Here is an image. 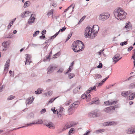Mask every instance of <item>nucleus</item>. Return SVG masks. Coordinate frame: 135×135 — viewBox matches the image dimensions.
<instances>
[{"instance_id": "1", "label": "nucleus", "mask_w": 135, "mask_h": 135, "mask_svg": "<svg viewBox=\"0 0 135 135\" xmlns=\"http://www.w3.org/2000/svg\"><path fill=\"white\" fill-rule=\"evenodd\" d=\"M84 47L83 43L79 40L74 41L71 46L73 51H82L84 50Z\"/></svg>"}, {"instance_id": "2", "label": "nucleus", "mask_w": 135, "mask_h": 135, "mask_svg": "<svg viewBox=\"0 0 135 135\" xmlns=\"http://www.w3.org/2000/svg\"><path fill=\"white\" fill-rule=\"evenodd\" d=\"M115 17L118 20H121L125 18L126 17L127 13L123 10L122 8H118L117 11L114 12Z\"/></svg>"}, {"instance_id": "3", "label": "nucleus", "mask_w": 135, "mask_h": 135, "mask_svg": "<svg viewBox=\"0 0 135 135\" xmlns=\"http://www.w3.org/2000/svg\"><path fill=\"white\" fill-rule=\"evenodd\" d=\"M93 33L92 28L90 26H88L85 28L84 35L86 37H89L91 39H93L95 37L93 35Z\"/></svg>"}, {"instance_id": "4", "label": "nucleus", "mask_w": 135, "mask_h": 135, "mask_svg": "<svg viewBox=\"0 0 135 135\" xmlns=\"http://www.w3.org/2000/svg\"><path fill=\"white\" fill-rule=\"evenodd\" d=\"M64 110V109L62 108H60L58 110H56L55 107L51 109V110L54 113H57L59 117H61L63 116V112Z\"/></svg>"}, {"instance_id": "5", "label": "nucleus", "mask_w": 135, "mask_h": 135, "mask_svg": "<svg viewBox=\"0 0 135 135\" xmlns=\"http://www.w3.org/2000/svg\"><path fill=\"white\" fill-rule=\"evenodd\" d=\"M82 99H85L87 102H89L91 99V95L88 92H86L83 94L81 97Z\"/></svg>"}, {"instance_id": "6", "label": "nucleus", "mask_w": 135, "mask_h": 135, "mask_svg": "<svg viewBox=\"0 0 135 135\" xmlns=\"http://www.w3.org/2000/svg\"><path fill=\"white\" fill-rule=\"evenodd\" d=\"M92 29L93 32H95L93 33V35L95 37L97 36V34L99 30V27L97 25H95L93 26Z\"/></svg>"}, {"instance_id": "7", "label": "nucleus", "mask_w": 135, "mask_h": 135, "mask_svg": "<svg viewBox=\"0 0 135 135\" xmlns=\"http://www.w3.org/2000/svg\"><path fill=\"white\" fill-rule=\"evenodd\" d=\"M121 58H120L119 54H117L113 58V61L114 64H115Z\"/></svg>"}, {"instance_id": "8", "label": "nucleus", "mask_w": 135, "mask_h": 135, "mask_svg": "<svg viewBox=\"0 0 135 135\" xmlns=\"http://www.w3.org/2000/svg\"><path fill=\"white\" fill-rule=\"evenodd\" d=\"M35 16L34 14H32L31 15L30 18L28 19V23L29 25H31V23H33L35 22V18L34 17Z\"/></svg>"}, {"instance_id": "9", "label": "nucleus", "mask_w": 135, "mask_h": 135, "mask_svg": "<svg viewBox=\"0 0 135 135\" xmlns=\"http://www.w3.org/2000/svg\"><path fill=\"white\" fill-rule=\"evenodd\" d=\"M26 61H25V65H30V63L31 62V61H30V59L31 58V57L30 55L28 54H26Z\"/></svg>"}, {"instance_id": "10", "label": "nucleus", "mask_w": 135, "mask_h": 135, "mask_svg": "<svg viewBox=\"0 0 135 135\" xmlns=\"http://www.w3.org/2000/svg\"><path fill=\"white\" fill-rule=\"evenodd\" d=\"M115 109V108L113 106H111L107 107L104 109V111L107 113H111L113 110Z\"/></svg>"}, {"instance_id": "11", "label": "nucleus", "mask_w": 135, "mask_h": 135, "mask_svg": "<svg viewBox=\"0 0 135 135\" xmlns=\"http://www.w3.org/2000/svg\"><path fill=\"white\" fill-rule=\"evenodd\" d=\"M132 93V92L130 90L127 91H124L122 92L121 93L122 95L124 97L128 96L130 94Z\"/></svg>"}, {"instance_id": "12", "label": "nucleus", "mask_w": 135, "mask_h": 135, "mask_svg": "<svg viewBox=\"0 0 135 135\" xmlns=\"http://www.w3.org/2000/svg\"><path fill=\"white\" fill-rule=\"evenodd\" d=\"M117 124V122H111L104 123H103L104 126H111L112 125H115Z\"/></svg>"}, {"instance_id": "13", "label": "nucleus", "mask_w": 135, "mask_h": 135, "mask_svg": "<svg viewBox=\"0 0 135 135\" xmlns=\"http://www.w3.org/2000/svg\"><path fill=\"white\" fill-rule=\"evenodd\" d=\"M109 17V16L108 15H105L100 14L99 16V20L104 21L108 18Z\"/></svg>"}, {"instance_id": "14", "label": "nucleus", "mask_w": 135, "mask_h": 135, "mask_svg": "<svg viewBox=\"0 0 135 135\" xmlns=\"http://www.w3.org/2000/svg\"><path fill=\"white\" fill-rule=\"evenodd\" d=\"M126 132L128 134H132L135 132V128H129L126 130Z\"/></svg>"}, {"instance_id": "15", "label": "nucleus", "mask_w": 135, "mask_h": 135, "mask_svg": "<svg viewBox=\"0 0 135 135\" xmlns=\"http://www.w3.org/2000/svg\"><path fill=\"white\" fill-rule=\"evenodd\" d=\"M116 102L112 101V100H109L108 101L105 102H104V104L105 105H111L113 104L116 103Z\"/></svg>"}, {"instance_id": "16", "label": "nucleus", "mask_w": 135, "mask_h": 135, "mask_svg": "<svg viewBox=\"0 0 135 135\" xmlns=\"http://www.w3.org/2000/svg\"><path fill=\"white\" fill-rule=\"evenodd\" d=\"M10 62L9 59H8L6 61V64L5 65L4 71L7 72L9 68V64Z\"/></svg>"}, {"instance_id": "17", "label": "nucleus", "mask_w": 135, "mask_h": 135, "mask_svg": "<svg viewBox=\"0 0 135 135\" xmlns=\"http://www.w3.org/2000/svg\"><path fill=\"white\" fill-rule=\"evenodd\" d=\"M79 104V101H77L73 103L70 105L71 107L73 109L74 108H75L78 107V105Z\"/></svg>"}, {"instance_id": "18", "label": "nucleus", "mask_w": 135, "mask_h": 135, "mask_svg": "<svg viewBox=\"0 0 135 135\" xmlns=\"http://www.w3.org/2000/svg\"><path fill=\"white\" fill-rule=\"evenodd\" d=\"M55 68L54 67L52 66H49L47 69V73L48 74H50L51 73Z\"/></svg>"}, {"instance_id": "19", "label": "nucleus", "mask_w": 135, "mask_h": 135, "mask_svg": "<svg viewBox=\"0 0 135 135\" xmlns=\"http://www.w3.org/2000/svg\"><path fill=\"white\" fill-rule=\"evenodd\" d=\"M43 123V121L41 119H39L37 122L35 123H31L27 124H26V126H30L31 125L33 124H42Z\"/></svg>"}, {"instance_id": "20", "label": "nucleus", "mask_w": 135, "mask_h": 135, "mask_svg": "<svg viewBox=\"0 0 135 135\" xmlns=\"http://www.w3.org/2000/svg\"><path fill=\"white\" fill-rule=\"evenodd\" d=\"M88 116L89 117H94L98 116V115L97 113L92 112H91L89 113Z\"/></svg>"}, {"instance_id": "21", "label": "nucleus", "mask_w": 135, "mask_h": 135, "mask_svg": "<svg viewBox=\"0 0 135 135\" xmlns=\"http://www.w3.org/2000/svg\"><path fill=\"white\" fill-rule=\"evenodd\" d=\"M52 53L51 51L50 52L49 55L45 57L43 61L46 62L47 61H50V57L51 56Z\"/></svg>"}, {"instance_id": "22", "label": "nucleus", "mask_w": 135, "mask_h": 135, "mask_svg": "<svg viewBox=\"0 0 135 135\" xmlns=\"http://www.w3.org/2000/svg\"><path fill=\"white\" fill-rule=\"evenodd\" d=\"M34 98L33 97L28 98L26 100V104H30L32 103L34 99Z\"/></svg>"}, {"instance_id": "23", "label": "nucleus", "mask_w": 135, "mask_h": 135, "mask_svg": "<svg viewBox=\"0 0 135 135\" xmlns=\"http://www.w3.org/2000/svg\"><path fill=\"white\" fill-rule=\"evenodd\" d=\"M46 125L50 129H53L54 128V124L52 122H49L46 124Z\"/></svg>"}, {"instance_id": "24", "label": "nucleus", "mask_w": 135, "mask_h": 135, "mask_svg": "<svg viewBox=\"0 0 135 135\" xmlns=\"http://www.w3.org/2000/svg\"><path fill=\"white\" fill-rule=\"evenodd\" d=\"M66 27L65 26H64L62 27L60 29V30L57 32H56L55 34V36H56L58 35L60 32V31L61 32H64L66 29Z\"/></svg>"}, {"instance_id": "25", "label": "nucleus", "mask_w": 135, "mask_h": 135, "mask_svg": "<svg viewBox=\"0 0 135 135\" xmlns=\"http://www.w3.org/2000/svg\"><path fill=\"white\" fill-rule=\"evenodd\" d=\"M29 13V11H26L24 13H22L21 14V16L22 18H24L25 17H27L28 16Z\"/></svg>"}, {"instance_id": "26", "label": "nucleus", "mask_w": 135, "mask_h": 135, "mask_svg": "<svg viewBox=\"0 0 135 135\" xmlns=\"http://www.w3.org/2000/svg\"><path fill=\"white\" fill-rule=\"evenodd\" d=\"M56 36H57L56 35L55 36V34L53 36H51V37H50V38L49 39L47 40L44 43V44H46L47 43L51 41V40L52 39H53Z\"/></svg>"}, {"instance_id": "27", "label": "nucleus", "mask_w": 135, "mask_h": 135, "mask_svg": "<svg viewBox=\"0 0 135 135\" xmlns=\"http://www.w3.org/2000/svg\"><path fill=\"white\" fill-rule=\"evenodd\" d=\"M97 102V103L99 102V99L98 98H93V99L92 103H89V105H91L94 103L96 104V102Z\"/></svg>"}, {"instance_id": "28", "label": "nucleus", "mask_w": 135, "mask_h": 135, "mask_svg": "<svg viewBox=\"0 0 135 135\" xmlns=\"http://www.w3.org/2000/svg\"><path fill=\"white\" fill-rule=\"evenodd\" d=\"M75 132V129L73 128H71L70 129L69 132V135H71V134H73Z\"/></svg>"}, {"instance_id": "29", "label": "nucleus", "mask_w": 135, "mask_h": 135, "mask_svg": "<svg viewBox=\"0 0 135 135\" xmlns=\"http://www.w3.org/2000/svg\"><path fill=\"white\" fill-rule=\"evenodd\" d=\"M81 88V86H79L73 90V93L75 94L77 93L79 91L80 88Z\"/></svg>"}, {"instance_id": "30", "label": "nucleus", "mask_w": 135, "mask_h": 135, "mask_svg": "<svg viewBox=\"0 0 135 135\" xmlns=\"http://www.w3.org/2000/svg\"><path fill=\"white\" fill-rule=\"evenodd\" d=\"M135 97V93H131L129 97V99L130 100L133 99Z\"/></svg>"}, {"instance_id": "31", "label": "nucleus", "mask_w": 135, "mask_h": 135, "mask_svg": "<svg viewBox=\"0 0 135 135\" xmlns=\"http://www.w3.org/2000/svg\"><path fill=\"white\" fill-rule=\"evenodd\" d=\"M8 45V42H4L2 44V45L4 47V49L2 51H4V50H6V49H4L5 48H6L7 46Z\"/></svg>"}, {"instance_id": "32", "label": "nucleus", "mask_w": 135, "mask_h": 135, "mask_svg": "<svg viewBox=\"0 0 135 135\" xmlns=\"http://www.w3.org/2000/svg\"><path fill=\"white\" fill-rule=\"evenodd\" d=\"M125 27L126 28H132V26H131L130 22H128V23H126L125 26Z\"/></svg>"}, {"instance_id": "33", "label": "nucleus", "mask_w": 135, "mask_h": 135, "mask_svg": "<svg viewBox=\"0 0 135 135\" xmlns=\"http://www.w3.org/2000/svg\"><path fill=\"white\" fill-rule=\"evenodd\" d=\"M30 4V2L28 1H27L25 3L23 7L24 8H25L27 7H28Z\"/></svg>"}, {"instance_id": "34", "label": "nucleus", "mask_w": 135, "mask_h": 135, "mask_svg": "<svg viewBox=\"0 0 135 135\" xmlns=\"http://www.w3.org/2000/svg\"><path fill=\"white\" fill-rule=\"evenodd\" d=\"M75 76L74 74L70 73L68 75V77L69 79H71L74 77Z\"/></svg>"}, {"instance_id": "35", "label": "nucleus", "mask_w": 135, "mask_h": 135, "mask_svg": "<svg viewBox=\"0 0 135 135\" xmlns=\"http://www.w3.org/2000/svg\"><path fill=\"white\" fill-rule=\"evenodd\" d=\"M104 129H102L99 130H97L96 131V132L97 133H100L104 131Z\"/></svg>"}, {"instance_id": "36", "label": "nucleus", "mask_w": 135, "mask_h": 135, "mask_svg": "<svg viewBox=\"0 0 135 135\" xmlns=\"http://www.w3.org/2000/svg\"><path fill=\"white\" fill-rule=\"evenodd\" d=\"M52 94V91H49L47 92L45 94V96H46L47 95H51Z\"/></svg>"}, {"instance_id": "37", "label": "nucleus", "mask_w": 135, "mask_h": 135, "mask_svg": "<svg viewBox=\"0 0 135 135\" xmlns=\"http://www.w3.org/2000/svg\"><path fill=\"white\" fill-rule=\"evenodd\" d=\"M96 90V87L95 86H94L93 87H91L88 89L89 92H88L89 93L90 91H91L92 90Z\"/></svg>"}, {"instance_id": "38", "label": "nucleus", "mask_w": 135, "mask_h": 135, "mask_svg": "<svg viewBox=\"0 0 135 135\" xmlns=\"http://www.w3.org/2000/svg\"><path fill=\"white\" fill-rule=\"evenodd\" d=\"M60 52H59L58 53L55 54L54 55L52 56V57L53 58H56L57 57L59 56V55H60Z\"/></svg>"}, {"instance_id": "39", "label": "nucleus", "mask_w": 135, "mask_h": 135, "mask_svg": "<svg viewBox=\"0 0 135 135\" xmlns=\"http://www.w3.org/2000/svg\"><path fill=\"white\" fill-rule=\"evenodd\" d=\"M73 68V67H71V66H69V69L65 73V74H67L69 72H70L72 69Z\"/></svg>"}, {"instance_id": "40", "label": "nucleus", "mask_w": 135, "mask_h": 135, "mask_svg": "<svg viewBox=\"0 0 135 135\" xmlns=\"http://www.w3.org/2000/svg\"><path fill=\"white\" fill-rule=\"evenodd\" d=\"M102 76L100 74H95L94 75V78L95 79H99L101 78Z\"/></svg>"}, {"instance_id": "41", "label": "nucleus", "mask_w": 135, "mask_h": 135, "mask_svg": "<svg viewBox=\"0 0 135 135\" xmlns=\"http://www.w3.org/2000/svg\"><path fill=\"white\" fill-rule=\"evenodd\" d=\"M40 32V31L38 30L36 31H35L33 35V37H36V36Z\"/></svg>"}, {"instance_id": "42", "label": "nucleus", "mask_w": 135, "mask_h": 135, "mask_svg": "<svg viewBox=\"0 0 135 135\" xmlns=\"http://www.w3.org/2000/svg\"><path fill=\"white\" fill-rule=\"evenodd\" d=\"M58 97H56L55 98H51L49 100L48 104H49V103H52V102H53V101H54L55 100V99H57Z\"/></svg>"}, {"instance_id": "43", "label": "nucleus", "mask_w": 135, "mask_h": 135, "mask_svg": "<svg viewBox=\"0 0 135 135\" xmlns=\"http://www.w3.org/2000/svg\"><path fill=\"white\" fill-rule=\"evenodd\" d=\"M13 21H11L9 24L7 26V28L8 29H9L12 26L13 24Z\"/></svg>"}, {"instance_id": "44", "label": "nucleus", "mask_w": 135, "mask_h": 135, "mask_svg": "<svg viewBox=\"0 0 135 135\" xmlns=\"http://www.w3.org/2000/svg\"><path fill=\"white\" fill-rule=\"evenodd\" d=\"M15 98V97L13 95H11L8 97L7 98L8 100H10L12 99Z\"/></svg>"}, {"instance_id": "45", "label": "nucleus", "mask_w": 135, "mask_h": 135, "mask_svg": "<svg viewBox=\"0 0 135 135\" xmlns=\"http://www.w3.org/2000/svg\"><path fill=\"white\" fill-rule=\"evenodd\" d=\"M71 126H72V127L75 126L78 124V123L77 122H70Z\"/></svg>"}, {"instance_id": "46", "label": "nucleus", "mask_w": 135, "mask_h": 135, "mask_svg": "<svg viewBox=\"0 0 135 135\" xmlns=\"http://www.w3.org/2000/svg\"><path fill=\"white\" fill-rule=\"evenodd\" d=\"M127 44V41H125L123 42H121L120 45L121 46H123L124 45H126Z\"/></svg>"}, {"instance_id": "47", "label": "nucleus", "mask_w": 135, "mask_h": 135, "mask_svg": "<svg viewBox=\"0 0 135 135\" xmlns=\"http://www.w3.org/2000/svg\"><path fill=\"white\" fill-rule=\"evenodd\" d=\"M66 125L68 128L72 127V126H71L70 122L68 123Z\"/></svg>"}, {"instance_id": "48", "label": "nucleus", "mask_w": 135, "mask_h": 135, "mask_svg": "<svg viewBox=\"0 0 135 135\" xmlns=\"http://www.w3.org/2000/svg\"><path fill=\"white\" fill-rule=\"evenodd\" d=\"M41 90L40 89H37V90L35 92L36 94H38L41 93Z\"/></svg>"}, {"instance_id": "49", "label": "nucleus", "mask_w": 135, "mask_h": 135, "mask_svg": "<svg viewBox=\"0 0 135 135\" xmlns=\"http://www.w3.org/2000/svg\"><path fill=\"white\" fill-rule=\"evenodd\" d=\"M85 17H86V16H83L81 18V19H80V20L79 21V23H81L82 21H83L84 20V19L85 18Z\"/></svg>"}, {"instance_id": "50", "label": "nucleus", "mask_w": 135, "mask_h": 135, "mask_svg": "<svg viewBox=\"0 0 135 135\" xmlns=\"http://www.w3.org/2000/svg\"><path fill=\"white\" fill-rule=\"evenodd\" d=\"M72 100H70L69 101H67L66 104V105H69L71 103H72Z\"/></svg>"}, {"instance_id": "51", "label": "nucleus", "mask_w": 135, "mask_h": 135, "mask_svg": "<svg viewBox=\"0 0 135 135\" xmlns=\"http://www.w3.org/2000/svg\"><path fill=\"white\" fill-rule=\"evenodd\" d=\"M28 117L30 118H33L34 117V114L32 113H31L28 115Z\"/></svg>"}, {"instance_id": "52", "label": "nucleus", "mask_w": 135, "mask_h": 135, "mask_svg": "<svg viewBox=\"0 0 135 135\" xmlns=\"http://www.w3.org/2000/svg\"><path fill=\"white\" fill-rule=\"evenodd\" d=\"M130 87L131 88H133L135 87V83H132L130 85Z\"/></svg>"}, {"instance_id": "53", "label": "nucleus", "mask_w": 135, "mask_h": 135, "mask_svg": "<svg viewBox=\"0 0 135 135\" xmlns=\"http://www.w3.org/2000/svg\"><path fill=\"white\" fill-rule=\"evenodd\" d=\"M73 4H71V5H70V6H69L64 11V12H66L71 7H72Z\"/></svg>"}, {"instance_id": "54", "label": "nucleus", "mask_w": 135, "mask_h": 135, "mask_svg": "<svg viewBox=\"0 0 135 135\" xmlns=\"http://www.w3.org/2000/svg\"><path fill=\"white\" fill-rule=\"evenodd\" d=\"M42 35L41 36H40L39 37V38L42 39H44L45 38V35L44 34H43V33H42Z\"/></svg>"}, {"instance_id": "55", "label": "nucleus", "mask_w": 135, "mask_h": 135, "mask_svg": "<svg viewBox=\"0 0 135 135\" xmlns=\"http://www.w3.org/2000/svg\"><path fill=\"white\" fill-rule=\"evenodd\" d=\"M63 69L62 68H61L58 70L57 72L58 73H62L63 71Z\"/></svg>"}, {"instance_id": "56", "label": "nucleus", "mask_w": 135, "mask_h": 135, "mask_svg": "<svg viewBox=\"0 0 135 135\" xmlns=\"http://www.w3.org/2000/svg\"><path fill=\"white\" fill-rule=\"evenodd\" d=\"M72 34H73V32H71V33L69 34L68 35V37H67V38L69 39H70V38L71 36L72 35Z\"/></svg>"}, {"instance_id": "57", "label": "nucleus", "mask_w": 135, "mask_h": 135, "mask_svg": "<svg viewBox=\"0 0 135 135\" xmlns=\"http://www.w3.org/2000/svg\"><path fill=\"white\" fill-rule=\"evenodd\" d=\"M32 45L34 47H37L38 46L40 45H39V44H34L33 43H32Z\"/></svg>"}, {"instance_id": "58", "label": "nucleus", "mask_w": 135, "mask_h": 135, "mask_svg": "<svg viewBox=\"0 0 135 135\" xmlns=\"http://www.w3.org/2000/svg\"><path fill=\"white\" fill-rule=\"evenodd\" d=\"M102 83H96V86H97V87L98 86H101L102 84Z\"/></svg>"}, {"instance_id": "59", "label": "nucleus", "mask_w": 135, "mask_h": 135, "mask_svg": "<svg viewBox=\"0 0 135 135\" xmlns=\"http://www.w3.org/2000/svg\"><path fill=\"white\" fill-rule=\"evenodd\" d=\"M68 128L67 126L66 125L65 126L63 127L62 129V130L63 131H64Z\"/></svg>"}, {"instance_id": "60", "label": "nucleus", "mask_w": 135, "mask_h": 135, "mask_svg": "<svg viewBox=\"0 0 135 135\" xmlns=\"http://www.w3.org/2000/svg\"><path fill=\"white\" fill-rule=\"evenodd\" d=\"M98 68H101L102 67V64L100 63L99 64V65L97 66Z\"/></svg>"}, {"instance_id": "61", "label": "nucleus", "mask_w": 135, "mask_h": 135, "mask_svg": "<svg viewBox=\"0 0 135 135\" xmlns=\"http://www.w3.org/2000/svg\"><path fill=\"white\" fill-rule=\"evenodd\" d=\"M46 111V109H42L41 110V113H44Z\"/></svg>"}, {"instance_id": "62", "label": "nucleus", "mask_w": 135, "mask_h": 135, "mask_svg": "<svg viewBox=\"0 0 135 135\" xmlns=\"http://www.w3.org/2000/svg\"><path fill=\"white\" fill-rule=\"evenodd\" d=\"M46 31L45 30H43L41 32V34H42V33L43 34H46Z\"/></svg>"}, {"instance_id": "63", "label": "nucleus", "mask_w": 135, "mask_h": 135, "mask_svg": "<svg viewBox=\"0 0 135 135\" xmlns=\"http://www.w3.org/2000/svg\"><path fill=\"white\" fill-rule=\"evenodd\" d=\"M133 47L131 46L128 48V51H131V50L133 49Z\"/></svg>"}, {"instance_id": "64", "label": "nucleus", "mask_w": 135, "mask_h": 135, "mask_svg": "<svg viewBox=\"0 0 135 135\" xmlns=\"http://www.w3.org/2000/svg\"><path fill=\"white\" fill-rule=\"evenodd\" d=\"M132 57L134 59V60H135V51L134 52L133 55L132 56Z\"/></svg>"}]
</instances>
